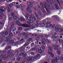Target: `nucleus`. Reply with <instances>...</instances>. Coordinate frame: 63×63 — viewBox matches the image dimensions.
Masks as SVG:
<instances>
[{
	"instance_id": "1",
	"label": "nucleus",
	"mask_w": 63,
	"mask_h": 63,
	"mask_svg": "<svg viewBox=\"0 0 63 63\" xmlns=\"http://www.w3.org/2000/svg\"><path fill=\"white\" fill-rule=\"evenodd\" d=\"M29 44V43L27 42L23 46L21 47V48L20 49L19 51L20 52H23V51L25 50V47Z\"/></svg>"
},
{
	"instance_id": "2",
	"label": "nucleus",
	"mask_w": 63,
	"mask_h": 63,
	"mask_svg": "<svg viewBox=\"0 0 63 63\" xmlns=\"http://www.w3.org/2000/svg\"><path fill=\"white\" fill-rule=\"evenodd\" d=\"M28 6L27 8V11L29 12L30 14H31L32 13V11L30 9H31V6H30L31 5V2H28Z\"/></svg>"
},
{
	"instance_id": "3",
	"label": "nucleus",
	"mask_w": 63,
	"mask_h": 63,
	"mask_svg": "<svg viewBox=\"0 0 63 63\" xmlns=\"http://www.w3.org/2000/svg\"><path fill=\"white\" fill-rule=\"evenodd\" d=\"M48 53L49 54H50L51 55V57H53L54 56V55L52 53V47L50 46L48 47Z\"/></svg>"
},
{
	"instance_id": "4",
	"label": "nucleus",
	"mask_w": 63,
	"mask_h": 63,
	"mask_svg": "<svg viewBox=\"0 0 63 63\" xmlns=\"http://www.w3.org/2000/svg\"><path fill=\"white\" fill-rule=\"evenodd\" d=\"M44 49H45V47L44 45H42V47H41L40 49L37 50H36L37 52H40V53L42 54L43 52H44Z\"/></svg>"
},
{
	"instance_id": "5",
	"label": "nucleus",
	"mask_w": 63,
	"mask_h": 63,
	"mask_svg": "<svg viewBox=\"0 0 63 63\" xmlns=\"http://www.w3.org/2000/svg\"><path fill=\"white\" fill-rule=\"evenodd\" d=\"M8 31H6L5 32H1V34L2 35H1L0 36V39L5 37V35H7L8 34Z\"/></svg>"
},
{
	"instance_id": "6",
	"label": "nucleus",
	"mask_w": 63,
	"mask_h": 63,
	"mask_svg": "<svg viewBox=\"0 0 63 63\" xmlns=\"http://www.w3.org/2000/svg\"><path fill=\"white\" fill-rule=\"evenodd\" d=\"M34 15L35 16L34 17V15H33V14L31 15L30 16L31 18H32V19L33 20H35V17H37V16H38V14H37V13L36 12H35Z\"/></svg>"
},
{
	"instance_id": "7",
	"label": "nucleus",
	"mask_w": 63,
	"mask_h": 63,
	"mask_svg": "<svg viewBox=\"0 0 63 63\" xmlns=\"http://www.w3.org/2000/svg\"><path fill=\"white\" fill-rule=\"evenodd\" d=\"M40 5L42 6L43 9H45H45L46 10L47 12H48V10L47 9V8H46V6H45L43 2L41 3Z\"/></svg>"
},
{
	"instance_id": "8",
	"label": "nucleus",
	"mask_w": 63,
	"mask_h": 63,
	"mask_svg": "<svg viewBox=\"0 0 63 63\" xmlns=\"http://www.w3.org/2000/svg\"><path fill=\"white\" fill-rule=\"evenodd\" d=\"M61 29V26H56L55 27V31L56 32H58L59 31V30H60Z\"/></svg>"
},
{
	"instance_id": "9",
	"label": "nucleus",
	"mask_w": 63,
	"mask_h": 63,
	"mask_svg": "<svg viewBox=\"0 0 63 63\" xmlns=\"http://www.w3.org/2000/svg\"><path fill=\"white\" fill-rule=\"evenodd\" d=\"M39 16H37L36 17H35V20H33V21L35 22V21H36V23H38V22H39Z\"/></svg>"
},
{
	"instance_id": "10",
	"label": "nucleus",
	"mask_w": 63,
	"mask_h": 63,
	"mask_svg": "<svg viewBox=\"0 0 63 63\" xmlns=\"http://www.w3.org/2000/svg\"><path fill=\"white\" fill-rule=\"evenodd\" d=\"M29 61L30 62H31V61H34V58L33 57H29L28 58L27 61Z\"/></svg>"
},
{
	"instance_id": "11",
	"label": "nucleus",
	"mask_w": 63,
	"mask_h": 63,
	"mask_svg": "<svg viewBox=\"0 0 63 63\" xmlns=\"http://www.w3.org/2000/svg\"><path fill=\"white\" fill-rule=\"evenodd\" d=\"M34 11H37V12L38 14H39V15H41V12L40 10L37 9V7H35L34 8Z\"/></svg>"
},
{
	"instance_id": "12",
	"label": "nucleus",
	"mask_w": 63,
	"mask_h": 63,
	"mask_svg": "<svg viewBox=\"0 0 63 63\" xmlns=\"http://www.w3.org/2000/svg\"><path fill=\"white\" fill-rule=\"evenodd\" d=\"M5 10V8L3 6L0 7V12H4Z\"/></svg>"
},
{
	"instance_id": "13",
	"label": "nucleus",
	"mask_w": 63,
	"mask_h": 63,
	"mask_svg": "<svg viewBox=\"0 0 63 63\" xmlns=\"http://www.w3.org/2000/svg\"><path fill=\"white\" fill-rule=\"evenodd\" d=\"M15 12H12L11 13V17H12L13 18L16 17H17V16H15Z\"/></svg>"
},
{
	"instance_id": "14",
	"label": "nucleus",
	"mask_w": 63,
	"mask_h": 63,
	"mask_svg": "<svg viewBox=\"0 0 63 63\" xmlns=\"http://www.w3.org/2000/svg\"><path fill=\"white\" fill-rule=\"evenodd\" d=\"M26 16L27 19H28V20H30V19H31V16L28 13L26 14Z\"/></svg>"
},
{
	"instance_id": "15",
	"label": "nucleus",
	"mask_w": 63,
	"mask_h": 63,
	"mask_svg": "<svg viewBox=\"0 0 63 63\" xmlns=\"http://www.w3.org/2000/svg\"><path fill=\"white\" fill-rule=\"evenodd\" d=\"M11 37V36H8L6 38V42H8L10 41V39Z\"/></svg>"
},
{
	"instance_id": "16",
	"label": "nucleus",
	"mask_w": 63,
	"mask_h": 63,
	"mask_svg": "<svg viewBox=\"0 0 63 63\" xmlns=\"http://www.w3.org/2000/svg\"><path fill=\"white\" fill-rule=\"evenodd\" d=\"M20 25L22 26L25 27H28V26L26 23L24 24H22L21 25Z\"/></svg>"
},
{
	"instance_id": "17",
	"label": "nucleus",
	"mask_w": 63,
	"mask_h": 63,
	"mask_svg": "<svg viewBox=\"0 0 63 63\" xmlns=\"http://www.w3.org/2000/svg\"><path fill=\"white\" fill-rule=\"evenodd\" d=\"M29 37H30V36L29 34L25 35V40H27V39H28V38H29Z\"/></svg>"
},
{
	"instance_id": "18",
	"label": "nucleus",
	"mask_w": 63,
	"mask_h": 63,
	"mask_svg": "<svg viewBox=\"0 0 63 63\" xmlns=\"http://www.w3.org/2000/svg\"><path fill=\"white\" fill-rule=\"evenodd\" d=\"M59 45H56L55 46V50H58L59 49Z\"/></svg>"
},
{
	"instance_id": "19",
	"label": "nucleus",
	"mask_w": 63,
	"mask_h": 63,
	"mask_svg": "<svg viewBox=\"0 0 63 63\" xmlns=\"http://www.w3.org/2000/svg\"><path fill=\"white\" fill-rule=\"evenodd\" d=\"M47 21L46 20H43V22L42 24V26H44L46 24H47Z\"/></svg>"
},
{
	"instance_id": "20",
	"label": "nucleus",
	"mask_w": 63,
	"mask_h": 63,
	"mask_svg": "<svg viewBox=\"0 0 63 63\" xmlns=\"http://www.w3.org/2000/svg\"><path fill=\"white\" fill-rule=\"evenodd\" d=\"M11 8V6L9 4L7 5V7H6V9L7 10H10V9Z\"/></svg>"
},
{
	"instance_id": "21",
	"label": "nucleus",
	"mask_w": 63,
	"mask_h": 63,
	"mask_svg": "<svg viewBox=\"0 0 63 63\" xmlns=\"http://www.w3.org/2000/svg\"><path fill=\"white\" fill-rule=\"evenodd\" d=\"M11 7H13V5H16V2H13L12 3L9 4Z\"/></svg>"
},
{
	"instance_id": "22",
	"label": "nucleus",
	"mask_w": 63,
	"mask_h": 63,
	"mask_svg": "<svg viewBox=\"0 0 63 63\" xmlns=\"http://www.w3.org/2000/svg\"><path fill=\"white\" fill-rule=\"evenodd\" d=\"M0 52H2L3 53H5L7 52V50H0Z\"/></svg>"
},
{
	"instance_id": "23",
	"label": "nucleus",
	"mask_w": 63,
	"mask_h": 63,
	"mask_svg": "<svg viewBox=\"0 0 63 63\" xmlns=\"http://www.w3.org/2000/svg\"><path fill=\"white\" fill-rule=\"evenodd\" d=\"M55 7L56 8V10H59L60 8L59 7V6H58V5H57L56 4H55Z\"/></svg>"
},
{
	"instance_id": "24",
	"label": "nucleus",
	"mask_w": 63,
	"mask_h": 63,
	"mask_svg": "<svg viewBox=\"0 0 63 63\" xmlns=\"http://www.w3.org/2000/svg\"><path fill=\"white\" fill-rule=\"evenodd\" d=\"M14 52L15 51V55H17V54H18V53L19 52V51H18V50H15L14 51Z\"/></svg>"
},
{
	"instance_id": "25",
	"label": "nucleus",
	"mask_w": 63,
	"mask_h": 63,
	"mask_svg": "<svg viewBox=\"0 0 63 63\" xmlns=\"http://www.w3.org/2000/svg\"><path fill=\"white\" fill-rule=\"evenodd\" d=\"M13 18L14 19V20H16V21H18L19 20V19L18 18H17V17H15Z\"/></svg>"
},
{
	"instance_id": "26",
	"label": "nucleus",
	"mask_w": 63,
	"mask_h": 63,
	"mask_svg": "<svg viewBox=\"0 0 63 63\" xmlns=\"http://www.w3.org/2000/svg\"><path fill=\"white\" fill-rule=\"evenodd\" d=\"M57 62H58L57 61L55 62V59H54L52 60L51 63H57Z\"/></svg>"
},
{
	"instance_id": "27",
	"label": "nucleus",
	"mask_w": 63,
	"mask_h": 63,
	"mask_svg": "<svg viewBox=\"0 0 63 63\" xmlns=\"http://www.w3.org/2000/svg\"><path fill=\"white\" fill-rule=\"evenodd\" d=\"M47 7L48 9H50V4L49 3L47 4Z\"/></svg>"
},
{
	"instance_id": "28",
	"label": "nucleus",
	"mask_w": 63,
	"mask_h": 63,
	"mask_svg": "<svg viewBox=\"0 0 63 63\" xmlns=\"http://www.w3.org/2000/svg\"><path fill=\"white\" fill-rule=\"evenodd\" d=\"M20 42H21V43H24V40L23 39V38H22L20 40Z\"/></svg>"
},
{
	"instance_id": "29",
	"label": "nucleus",
	"mask_w": 63,
	"mask_h": 63,
	"mask_svg": "<svg viewBox=\"0 0 63 63\" xmlns=\"http://www.w3.org/2000/svg\"><path fill=\"white\" fill-rule=\"evenodd\" d=\"M24 53H21L20 54H19V56H18V57L20 56H23L24 55Z\"/></svg>"
},
{
	"instance_id": "30",
	"label": "nucleus",
	"mask_w": 63,
	"mask_h": 63,
	"mask_svg": "<svg viewBox=\"0 0 63 63\" xmlns=\"http://www.w3.org/2000/svg\"><path fill=\"white\" fill-rule=\"evenodd\" d=\"M54 1L55 2H57L58 4L59 5H60V3H59L58 0H54Z\"/></svg>"
},
{
	"instance_id": "31",
	"label": "nucleus",
	"mask_w": 63,
	"mask_h": 63,
	"mask_svg": "<svg viewBox=\"0 0 63 63\" xmlns=\"http://www.w3.org/2000/svg\"><path fill=\"white\" fill-rule=\"evenodd\" d=\"M19 44V41H17L16 42H15L14 43V44L16 46V45H17L18 44Z\"/></svg>"
},
{
	"instance_id": "32",
	"label": "nucleus",
	"mask_w": 63,
	"mask_h": 63,
	"mask_svg": "<svg viewBox=\"0 0 63 63\" xmlns=\"http://www.w3.org/2000/svg\"><path fill=\"white\" fill-rule=\"evenodd\" d=\"M50 4L51 5V6H52V5H54V3L53 2H50Z\"/></svg>"
},
{
	"instance_id": "33",
	"label": "nucleus",
	"mask_w": 63,
	"mask_h": 63,
	"mask_svg": "<svg viewBox=\"0 0 63 63\" xmlns=\"http://www.w3.org/2000/svg\"><path fill=\"white\" fill-rule=\"evenodd\" d=\"M58 37L57 36L56 37L55 36H52V37L53 39H57V38H58Z\"/></svg>"
},
{
	"instance_id": "34",
	"label": "nucleus",
	"mask_w": 63,
	"mask_h": 63,
	"mask_svg": "<svg viewBox=\"0 0 63 63\" xmlns=\"http://www.w3.org/2000/svg\"><path fill=\"white\" fill-rule=\"evenodd\" d=\"M20 7H21V9L22 10V8H23V5L22 4H21L20 5Z\"/></svg>"
},
{
	"instance_id": "35",
	"label": "nucleus",
	"mask_w": 63,
	"mask_h": 63,
	"mask_svg": "<svg viewBox=\"0 0 63 63\" xmlns=\"http://www.w3.org/2000/svg\"><path fill=\"white\" fill-rule=\"evenodd\" d=\"M63 32V28H62L60 29V30L59 31V32L61 33H62V32Z\"/></svg>"
},
{
	"instance_id": "36",
	"label": "nucleus",
	"mask_w": 63,
	"mask_h": 63,
	"mask_svg": "<svg viewBox=\"0 0 63 63\" xmlns=\"http://www.w3.org/2000/svg\"><path fill=\"white\" fill-rule=\"evenodd\" d=\"M35 25H34V26H32L31 27V29H35Z\"/></svg>"
},
{
	"instance_id": "37",
	"label": "nucleus",
	"mask_w": 63,
	"mask_h": 63,
	"mask_svg": "<svg viewBox=\"0 0 63 63\" xmlns=\"http://www.w3.org/2000/svg\"><path fill=\"white\" fill-rule=\"evenodd\" d=\"M14 26H15L14 25H12L10 27V29H13L14 27Z\"/></svg>"
},
{
	"instance_id": "38",
	"label": "nucleus",
	"mask_w": 63,
	"mask_h": 63,
	"mask_svg": "<svg viewBox=\"0 0 63 63\" xmlns=\"http://www.w3.org/2000/svg\"><path fill=\"white\" fill-rule=\"evenodd\" d=\"M16 33V34H18V36H20V33H19V32H17Z\"/></svg>"
},
{
	"instance_id": "39",
	"label": "nucleus",
	"mask_w": 63,
	"mask_h": 63,
	"mask_svg": "<svg viewBox=\"0 0 63 63\" xmlns=\"http://www.w3.org/2000/svg\"><path fill=\"white\" fill-rule=\"evenodd\" d=\"M55 59L56 60H59V57L58 56H57L56 58H55Z\"/></svg>"
},
{
	"instance_id": "40",
	"label": "nucleus",
	"mask_w": 63,
	"mask_h": 63,
	"mask_svg": "<svg viewBox=\"0 0 63 63\" xmlns=\"http://www.w3.org/2000/svg\"><path fill=\"white\" fill-rule=\"evenodd\" d=\"M22 29V27H19L18 28V30H21Z\"/></svg>"
},
{
	"instance_id": "41",
	"label": "nucleus",
	"mask_w": 63,
	"mask_h": 63,
	"mask_svg": "<svg viewBox=\"0 0 63 63\" xmlns=\"http://www.w3.org/2000/svg\"><path fill=\"white\" fill-rule=\"evenodd\" d=\"M9 37H12L13 36V34L11 33H10L9 34Z\"/></svg>"
},
{
	"instance_id": "42",
	"label": "nucleus",
	"mask_w": 63,
	"mask_h": 63,
	"mask_svg": "<svg viewBox=\"0 0 63 63\" xmlns=\"http://www.w3.org/2000/svg\"><path fill=\"white\" fill-rule=\"evenodd\" d=\"M11 47L10 46H8V49H7V48H5L6 50H8V49H11Z\"/></svg>"
},
{
	"instance_id": "43",
	"label": "nucleus",
	"mask_w": 63,
	"mask_h": 63,
	"mask_svg": "<svg viewBox=\"0 0 63 63\" xmlns=\"http://www.w3.org/2000/svg\"><path fill=\"white\" fill-rule=\"evenodd\" d=\"M14 41L13 40H12L10 41V44H13L14 43Z\"/></svg>"
},
{
	"instance_id": "44",
	"label": "nucleus",
	"mask_w": 63,
	"mask_h": 63,
	"mask_svg": "<svg viewBox=\"0 0 63 63\" xmlns=\"http://www.w3.org/2000/svg\"><path fill=\"white\" fill-rule=\"evenodd\" d=\"M3 55L4 54H3V53H2L0 56V58H3Z\"/></svg>"
},
{
	"instance_id": "45",
	"label": "nucleus",
	"mask_w": 63,
	"mask_h": 63,
	"mask_svg": "<svg viewBox=\"0 0 63 63\" xmlns=\"http://www.w3.org/2000/svg\"><path fill=\"white\" fill-rule=\"evenodd\" d=\"M0 39H1L0 40V41L1 42H3V41L4 40V38H1Z\"/></svg>"
},
{
	"instance_id": "46",
	"label": "nucleus",
	"mask_w": 63,
	"mask_h": 63,
	"mask_svg": "<svg viewBox=\"0 0 63 63\" xmlns=\"http://www.w3.org/2000/svg\"><path fill=\"white\" fill-rule=\"evenodd\" d=\"M12 52H10V54H8V57H11V53H12Z\"/></svg>"
},
{
	"instance_id": "47",
	"label": "nucleus",
	"mask_w": 63,
	"mask_h": 63,
	"mask_svg": "<svg viewBox=\"0 0 63 63\" xmlns=\"http://www.w3.org/2000/svg\"><path fill=\"white\" fill-rule=\"evenodd\" d=\"M58 54L59 55H60V54H61V52H60V50H58Z\"/></svg>"
},
{
	"instance_id": "48",
	"label": "nucleus",
	"mask_w": 63,
	"mask_h": 63,
	"mask_svg": "<svg viewBox=\"0 0 63 63\" xmlns=\"http://www.w3.org/2000/svg\"><path fill=\"white\" fill-rule=\"evenodd\" d=\"M6 57V54H4V55L2 56V58H5V57Z\"/></svg>"
},
{
	"instance_id": "49",
	"label": "nucleus",
	"mask_w": 63,
	"mask_h": 63,
	"mask_svg": "<svg viewBox=\"0 0 63 63\" xmlns=\"http://www.w3.org/2000/svg\"><path fill=\"white\" fill-rule=\"evenodd\" d=\"M32 40V38H30L28 39V41L29 42V41H31Z\"/></svg>"
},
{
	"instance_id": "50",
	"label": "nucleus",
	"mask_w": 63,
	"mask_h": 63,
	"mask_svg": "<svg viewBox=\"0 0 63 63\" xmlns=\"http://www.w3.org/2000/svg\"><path fill=\"white\" fill-rule=\"evenodd\" d=\"M20 57H18L17 59L16 60L18 61H19L20 60Z\"/></svg>"
},
{
	"instance_id": "51",
	"label": "nucleus",
	"mask_w": 63,
	"mask_h": 63,
	"mask_svg": "<svg viewBox=\"0 0 63 63\" xmlns=\"http://www.w3.org/2000/svg\"><path fill=\"white\" fill-rule=\"evenodd\" d=\"M16 29H17L15 27L13 30V32H14V31H16Z\"/></svg>"
},
{
	"instance_id": "52",
	"label": "nucleus",
	"mask_w": 63,
	"mask_h": 63,
	"mask_svg": "<svg viewBox=\"0 0 63 63\" xmlns=\"http://www.w3.org/2000/svg\"><path fill=\"white\" fill-rule=\"evenodd\" d=\"M35 39L36 40H39L40 39V37H37L35 38Z\"/></svg>"
},
{
	"instance_id": "53",
	"label": "nucleus",
	"mask_w": 63,
	"mask_h": 63,
	"mask_svg": "<svg viewBox=\"0 0 63 63\" xmlns=\"http://www.w3.org/2000/svg\"><path fill=\"white\" fill-rule=\"evenodd\" d=\"M51 22H49V21H47V23H46L47 25L48 24H51Z\"/></svg>"
},
{
	"instance_id": "54",
	"label": "nucleus",
	"mask_w": 63,
	"mask_h": 63,
	"mask_svg": "<svg viewBox=\"0 0 63 63\" xmlns=\"http://www.w3.org/2000/svg\"><path fill=\"white\" fill-rule=\"evenodd\" d=\"M14 56V54H12L10 55V57L12 58Z\"/></svg>"
},
{
	"instance_id": "55",
	"label": "nucleus",
	"mask_w": 63,
	"mask_h": 63,
	"mask_svg": "<svg viewBox=\"0 0 63 63\" xmlns=\"http://www.w3.org/2000/svg\"><path fill=\"white\" fill-rule=\"evenodd\" d=\"M34 46V43H32L31 44V47H33Z\"/></svg>"
},
{
	"instance_id": "56",
	"label": "nucleus",
	"mask_w": 63,
	"mask_h": 63,
	"mask_svg": "<svg viewBox=\"0 0 63 63\" xmlns=\"http://www.w3.org/2000/svg\"><path fill=\"white\" fill-rule=\"evenodd\" d=\"M16 7L17 8L20 9V6H19V5H16Z\"/></svg>"
},
{
	"instance_id": "57",
	"label": "nucleus",
	"mask_w": 63,
	"mask_h": 63,
	"mask_svg": "<svg viewBox=\"0 0 63 63\" xmlns=\"http://www.w3.org/2000/svg\"><path fill=\"white\" fill-rule=\"evenodd\" d=\"M6 43H3L2 44V47H4L5 46V45H6Z\"/></svg>"
},
{
	"instance_id": "58",
	"label": "nucleus",
	"mask_w": 63,
	"mask_h": 63,
	"mask_svg": "<svg viewBox=\"0 0 63 63\" xmlns=\"http://www.w3.org/2000/svg\"><path fill=\"white\" fill-rule=\"evenodd\" d=\"M36 48L34 47L32 48V50H36Z\"/></svg>"
},
{
	"instance_id": "59",
	"label": "nucleus",
	"mask_w": 63,
	"mask_h": 63,
	"mask_svg": "<svg viewBox=\"0 0 63 63\" xmlns=\"http://www.w3.org/2000/svg\"><path fill=\"white\" fill-rule=\"evenodd\" d=\"M22 34L23 35V36H25V35H26V34H25V33L24 32H22Z\"/></svg>"
},
{
	"instance_id": "60",
	"label": "nucleus",
	"mask_w": 63,
	"mask_h": 63,
	"mask_svg": "<svg viewBox=\"0 0 63 63\" xmlns=\"http://www.w3.org/2000/svg\"><path fill=\"white\" fill-rule=\"evenodd\" d=\"M55 26V24L53 25H52V28H54Z\"/></svg>"
},
{
	"instance_id": "61",
	"label": "nucleus",
	"mask_w": 63,
	"mask_h": 63,
	"mask_svg": "<svg viewBox=\"0 0 63 63\" xmlns=\"http://www.w3.org/2000/svg\"><path fill=\"white\" fill-rule=\"evenodd\" d=\"M38 58V57L37 56V55L35 56L34 57V59H37V58Z\"/></svg>"
},
{
	"instance_id": "62",
	"label": "nucleus",
	"mask_w": 63,
	"mask_h": 63,
	"mask_svg": "<svg viewBox=\"0 0 63 63\" xmlns=\"http://www.w3.org/2000/svg\"><path fill=\"white\" fill-rule=\"evenodd\" d=\"M29 21L30 22V23L31 24V23H32L33 22V21L32 20H29Z\"/></svg>"
},
{
	"instance_id": "63",
	"label": "nucleus",
	"mask_w": 63,
	"mask_h": 63,
	"mask_svg": "<svg viewBox=\"0 0 63 63\" xmlns=\"http://www.w3.org/2000/svg\"><path fill=\"white\" fill-rule=\"evenodd\" d=\"M20 23L19 22H18V21H16V24L17 25H19V24H20Z\"/></svg>"
},
{
	"instance_id": "64",
	"label": "nucleus",
	"mask_w": 63,
	"mask_h": 63,
	"mask_svg": "<svg viewBox=\"0 0 63 63\" xmlns=\"http://www.w3.org/2000/svg\"><path fill=\"white\" fill-rule=\"evenodd\" d=\"M2 59H0V63H3V62H2Z\"/></svg>"
}]
</instances>
